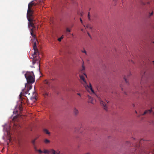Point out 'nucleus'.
Masks as SVG:
<instances>
[{"label":"nucleus","instance_id":"f03ea898","mask_svg":"<svg viewBox=\"0 0 154 154\" xmlns=\"http://www.w3.org/2000/svg\"><path fill=\"white\" fill-rule=\"evenodd\" d=\"M25 76L26 79L27 85H25V88L23 90L25 95H30L29 91L32 88V84L35 82V76L33 72H27L25 74Z\"/></svg>","mask_w":154,"mask_h":154},{"label":"nucleus","instance_id":"72a5a7b5","mask_svg":"<svg viewBox=\"0 0 154 154\" xmlns=\"http://www.w3.org/2000/svg\"><path fill=\"white\" fill-rule=\"evenodd\" d=\"M142 4L143 5H145V4L144 3H143V2H142Z\"/></svg>","mask_w":154,"mask_h":154},{"label":"nucleus","instance_id":"5701e85b","mask_svg":"<svg viewBox=\"0 0 154 154\" xmlns=\"http://www.w3.org/2000/svg\"><path fill=\"white\" fill-rule=\"evenodd\" d=\"M34 148L36 151H37L38 149H37L36 147L35 146V145H34Z\"/></svg>","mask_w":154,"mask_h":154},{"label":"nucleus","instance_id":"ddd939ff","mask_svg":"<svg viewBox=\"0 0 154 154\" xmlns=\"http://www.w3.org/2000/svg\"><path fill=\"white\" fill-rule=\"evenodd\" d=\"M49 150L45 149L43 152L45 154H49Z\"/></svg>","mask_w":154,"mask_h":154},{"label":"nucleus","instance_id":"a18cd8bd","mask_svg":"<svg viewBox=\"0 0 154 154\" xmlns=\"http://www.w3.org/2000/svg\"><path fill=\"white\" fill-rule=\"evenodd\" d=\"M114 1H116V0H113Z\"/></svg>","mask_w":154,"mask_h":154},{"label":"nucleus","instance_id":"6ab92c4d","mask_svg":"<svg viewBox=\"0 0 154 154\" xmlns=\"http://www.w3.org/2000/svg\"><path fill=\"white\" fill-rule=\"evenodd\" d=\"M66 31L67 32H70V30L68 28H66Z\"/></svg>","mask_w":154,"mask_h":154},{"label":"nucleus","instance_id":"aec40b11","mask_svg":"<svg viewBox=\"0 0 154 154\" xmlns=\"http://www.w3.org/2000/svg\"><path fill=\"white\" fill-rule=\"evenodd\" d=\"M89 14H90V13L89 12H88V20L90 21L91 20V19H90V15H89Z\"/></svg>","mask_w":154,"mask_h":154},{"label":"nucleus","instance_id":"393cba45","mask_svg":"<svg viewBox=\"0 0 154 154\" xmlns=\"http://www.w3.org/2000/svg\"><path fill=\"white\" fill-rule=\"evenodd\" d=\"M85 66L82 65V70H84L85 69Z\"/></svg>","mask_w":154,"mask_h":154},{"label":"nucleus","instance_id":"7ed1b4c3","mask_svg":"<svg viewBox=\"0 0 154 154\" xmlns=\"http://www.w3.org/2000/svg\"><path fill=\"white\" fill-rule=\"evenodd\" d=\"M143 140L142 139L140 140L139 144H135L133 146L136 149H135L136 152L138 151V154H154V149L152 152H150L149 153L146 152L144 150H142V148L140 146V145L142 143Z\"/></svg>","mask_w":154,"mask_h":154},{"label":"nucleus","instance_id":"cd10ccee","mask_svg":"<svg viewBox=\"0 0 154 154\" xmlns=\"http://www.w3.org/2000/svg\"><path fill=\"white\" fill-rule=\"evenodd\" d=\"M88 35L90 37V38H91V35H90V34L88 33Z\"/></svg>","mask_w":154,"mask_h":154},{"label":"nucleus","instance_id":"a211bd4d","mask_svg":"<svg viewBox=\"0 0 154 154\" xmlns=\"http://www.w3.org/2000/svg\"><path fill=\"white\" fill-rule=\"evenodd\" d=\"M82 52L83 53H85L86 55H87L86 52L85 50H84L83 51H82Z\"/></svg>","mask_w":154,"mask_h":154},{"label":"nucleus","instance_id":"f704fd0d","mask_svg":"<svg viewBox=\"0 0 154 154\" xmlns=\"http://www.w3.org/2000/svg\"><path fill=\"white\" fill-rule=\"evenodd\" d=\"M15 112H16V113H17H17H18V111H16Z\"/></svg>","mask_w":154,"mask_h":154},{"label":"nucleus","instance_id":"e433bc0d","mask_svg":"<svg viewBox=\"0 0 154 154\" xmlns=\"http://www.w3.org/2000/svg\"><path fill=\"white\" fill-rule=\"evenodd\" d=\"M84 75H85L86 77H87V75H86V74H85Z\"/></svg>","mask_w":154,"mask_h":154},{"label":"nucleus","instance_id":"ea45409f","mask_svg":"<svg viewBox=\"0 0 154 154\" xmlns=\"http://www.w3.org/2000/svg\"><path fill=\"white\" fill-rule=\"evenodd\" d=\"M126 143H129V141H127L126 142Z\"/></svg>","mask_w":154,"mask_h":154},{"label":"nucleus","instance_id":"9b49d317","mask_svg":"<svg viewBox=\"0 0 154 154\" xmlns=\"http://www.w3.org/2000/svg\"><path fill=\"white\" fill-rule=\"evenodd\" d=\"M43 141L44 143L45 144L49 143L50 142V140H48L47 139H44Z\"/></svg>","mask_w":154,"mask_h":154},{"label":"nucleus","instance_id":"2eb2a0df","mask_svg":"<svg viewBox=\"0 0 154 154\" xmlns=\"http://www.w3.org/2000/svg\"><path fill=\"white\" fill-rule=\"evenodd\" d=\"M44 82L45 84H46L47 85H49V83L48 81L47 80H45L44 81Z\"/></svg>","mask_w":154,"mask_h":154},{"label":"nucleus","instance_id":"c9c22d12","mask_svg":"<svg viewBox=\"0 0 154 154\" xmlns=\"http://www.w3.org/2000/svg\"><path fill=\"white\" fill-rule=\"evenodd\" d=\"M22 93L21 92V93L19 95V96H20V97H21V94Z\"/></svg>","mask_w":154,"mask_h":154},{"label":"nucleus","instance_id":"4468645a","mask_svg":"<svg viewBox=\"0 0 154 154\" xmlns=\"http://www.w3.org/2000/svg\"><path fill=\"white\" fill-rule=\"evenodd\" d=\"M38 137H36L34 140H33L32 141V142L33 145H35V141L36 140H37L38 139Z\"/></svg>","mask_w":154,"mask_h":154},{"label":"nucleus","instance_id":"f8f14e48","mask_svg":"<svg viewBox=\"0 0 154 154\" xmlns=\"http://www.w3.org/2000/svg\"><path fill=\"white\" fill-rule=\"evenodd\" d=\"M44 132L46 134H50V132H49L46 129H45L43 130Z\"/></svg>","mask_w":154,"mask_h":154},{"label":"nucleus","instance_id":"412c9836","mask_svg":"<svg viewBox=\"0 0 154 154\" xmlns=\"http://www.w3.org/2000/svg\"><path fill=\"white\" fill-rule=\"evenodd\" d=\"M37 151L38 152L40 153H42L43 152L41 149L38 150Z\"/></svg>","mask_w":154,"mask_h":154},{"label":"nucleus","instance_id":"37998d69","mask_svg":"<svg viewBox=\"0 0 154 154\" xmlns=\"http://www.w3.org/2000/svg\"><path fill=\"white\" fill-rule=\"evenodd\" d=\"M13 112V113H14V112H14V111Z\"/></svg>","mask_w":154,"mask_h":154},{"label":"nucleus","instance_id":"f3484780","mask_svg":"<svg viewBox=\"0 0 154 154\" xmlns=\"http://www.w3.org/2000/svg\"><path fill=\"white\" fill-rule=\"evenodd\" d=\"M93 99L92 98H91V99H89V102H90L92 103H93Z\"/></svg>","mask_w":154,"mask_h":154},{"label":"nucleus","instance_id":"f257e3e1","mask_svg":"<svg viewBox=\"0 0 154 154\" xmlns=\"http://www.w3.org/2000/svg\"><path fill=\"white\" fill-rule=\"evenodd\" d=\"M35 5L36 4L33 2V1H32L29 3L28 5V8L27 13V17L29 21L28 23V27L29 28L31 26L32 28V29H31L30 30V34L35 40V39L36 35L33 33V30L34 29H35V26L34 25L35 20L33 18V11L32 8L33 6Z\"/></svg>","mask_w":154,"mask_h":154},{"label":"nucleus","instance_id":"79ce46f5","mask_svg":"<svg viewBox=\"0 0 154 154\" xmlns=\"http://www.w3.org/2000/svg\"><path fill=\"white\" fill-rule=\"evenodd\" d=\"M135 153H133L132 154H135Z\"/></svg>","mask_w":154,"mask_h":154},{"label":"nucleus","instance_id":"473e14b6","mask_svg":"<svg viewBox=\"0 0 154 154\" xmlns=\"http://www.w3.org/2000/svg\"><path fill=\"white\" fill-rule=\"evenodd\" d=\"M143 76L142 77V80H143ZM142 82V81H141V82Z\"/></svg>","mask_w":154,"mask_h":154},{"label":"nucleus","instance_id":"a878e982","mask_svg":"<svg viewBox=\"0 0 154 154\" xmlns=\"http://www.w3.org/2000/svg\"><path fill=\"white\" fill-rule=\"evenodd\" d=\"M83 13L82 12H81V13H80V14L81 16H82V15H83Z\"/></svg>","mask_w":154,"mask_h":154},{"label":"nucleus","instance_id":"58836bf2","mask_svg":"<svg viewBox=\"0 0 154 154\" xmlns=\"http://www.w3.org/2000/svg\"><path fill=\"white\" fill-rule=\"evenodd\" d=\"M106 101L107 102V103H109V101H108L107 100H106Z\"/></svg>","mask_w":154,"mask_h":154},{"label":"nucleus","instance_id":"20e7f679","mask_svg":"<svg viewBox=\"0 0 154 154\" xmlns=\"http://www.w3.org/2000/svg\"><path fill=\"white\" fill-rule=\"evenodd\" d=\"M33 48L34 50V52L32 55V56L34 59L33 60V63H34L36 62L38 63H39L40 61L39 60H37L36 57H37L38 55H39V53L37 47L36 46V43L35 42L34 43V45L33 46Z\"/></svg>","mask_w":154,"mask_h":154},{"label":"nucleus","instance_id":"6e6552de","mask_svg":"<svg viewBox=\"0 0 154 154\" xmlns=\"http://www.w3.org/2000/svg\"><path fill=\"white\" fill-rule=\"evenodd\" d=\"M152 111V110L151 109H148V110H146L144 112V113L143 114H141V115L142 116H143L147 113H151V112Z\"/></svg>","mask_w":154,"mask_h":154},{"label":"nucleus","instance_id":"423d86ee","mask_svg":"<svg viewBox=\"0 0 154 154\" xmlns=\"http://www.w3.org/2000/svg\"><path fill=\"white\" fill-rule=\"evenodd\" d=\"M10 127L9 126H6L3 129V130L5 131V134L7 135V139L9 140V142H7V144L9 145L10 142H11L12 139L11 137L10 133Z\"/></svg>","mask_w":154,"mask_h":154},{"label":"nucleus","instance_id":"9d476101","mask_svg":"<svg viewBox=\"0 0 154 154\" xmlns=\"http://www.w3.org/2000/svg\"><path fill=\"white\" fill-rule=\"evenodd\" d=\"M74 113L75 115H77L79 113V111L75 108H74L73 110Z\"/></svg>","mask_w":154,"mask_h":154},{"label":"nucleus","instance_id":"0eeeda50","mask_svg":"<svg viewBox=\"0 0 154 154\" xmlns=\"http://www.w3.org/2000/svg\"><path fill=\"white\" fill-rule=\"evenodd\" d=\"M100 104L101 105H102L104 107V109L106 110H107V107L106 106V104L102 101H101L100 100Z\"/></svg>","mask_w":154,"mask_h":154},{"label":"nucleus","instance_id":"dca6fc26","mask_svg":"<svg viewBox=\"0 0 154 154\" xmlns=\"http://www.w3.org/2000/svg\"><path fill=\"white\" fill-rule=\"evenodd\" d=\"M63 38V35H62L60 38H59L58 39V40L59 42H60L61 41V40Z\"/></svg>","mask_w":154,"mask_h":154},{"label":"nucleus","instance_id":"c756f323","mask_svg":"<svg viewBox=\"0 0 154 154\" xmlns=\"http://www.w3.org/2000/svg\"><path fill=\"white\" fill-rule=\"evenodd\" d=\"M48 94L47 93H45V96H48Z\"/></svg>","mask_w":154,"mask_h":154},{"label":"nucleus","instance_id":"c85d7f7f","mask_svg":"<svg viewBox=\"0 0 154 154\" xmlns=\"http://www.w3.org/2000/svg\"><path fill=\"white\" fill-rule=\"evenodd\" d=\"M80 21L81 22V23H83V21H82V19H81V18H80Z\"/></svg>","mask_w":154,"mask_h":154},{"label":"nucleus","instance_id":"39448f33","mask_svg":"<svg viewBox=\"0 0 154 154\" xmlns=\"http://www.w3.org/2000/svg\"><path fill=\"white\" fill-rule=\"evenodd\" d=\"M80 79L82 80L81 82L83 84L85 88L88 90L90 89L91 92L94 94V90L93 89L91 85V83H89V85H88L86 83V82L85 80L84 77L83 75H81L80 76Z\"/></svg>","mask_w":154,"mask_h":154},{"label":"nucleus","instance_id":"7c9ffc66","mask_svg":"<svg viewBox=\"0 0 154 154\" xmlns=\"http://www.w3.org/2000/svg\"><path fill=\"white\" fill-rule=\"evenodd\" d=\"M77 94L80 97L81 96V94L79 93H78Z\"/></svg>","mask_w":154,"mask_h":154},{"label":"nucleus","instance_id":"b1692460","mask_svg":"<svg viewBox=\"0 0 154 154\" xmlns=\"http://www.w3.org/2000/svg\"><path fill=\"white\" fill-rule=\"evenodd\" d=\"M20 112H21V111H22V107H20Z\"/></svg>","mask_w":154,"mask_h":154},{"label":"nucleus","instance_id":"c03bdc74","mask_svg":"<svg viewBox=\"0 0 154 154\" xmlns=\"http://www.w3.org/2000/svg\"><path fill=\"white\" fill-rule=\"evenodd\" d=\"M135 112H136V113H137V111H135Z\"/></svg>","mask_w":154,"mask_h":154},{"label":"nucleus","instance_id":"8fccbe9b","mask_svg":"<svg viewBox=\"0 0 154 154\" xmlns=\"http://www.w3.org/2000/svg\"><path fill=\"white\" fill-rule=\"evenodd\" d=\"M154 115V112L153 113Z\"/></svg>","mask_w":154,"mask_h":154},{"label":"nucleus","instance_id":"49530a36","mask_svg":"<svg viewBox=\"0 0 154 154\" xmlns=\"http://www.w3.org/2000/svg\"><path fill=\"white\" fill-rule=\"evenodd\" d=\"M132 61V63H133V61Z\"/></svg>","mask_w":154,"mask_h":154},{"label":"nucleus","instance_id":"4be33fe9","mask_svg":"<svg viewBox=\"0 0 154 154\" xmlns=\"http://www.w3.org/2000/svg\"><path fill=\"white\" fill-rule=\"evenodd\" d=\"M87 27L91 29L92 28V27L91 26H90L89 25H87Z\"/></svg>","mask_w":154,"mask_h":154},{"label":"nucleus","instance_id":"1a4fd4ad","mask_svg":"<svg viewBox=\"0 0 154 154\" xmlns=\"http://www.w3.org/2000/svg\"><path fill=\"white\" fill-rule=\"evenodd\" d=\"M131 75V73H129L128 75H127V77L125 76L124 77V79L126 83H128V77Z\"/></svg>","mask_w":154,"mask_h":154},{"label":"nucleus","instance_id":"2f4dec72","mask_svg":"<svg viewBox=\"0 0 154 154\" xmlns=\"http://www.w3.org/2000/svg\"><path fill=\"white\" fill-rule=\"evenodd\" d=\"M152 14H153V12H152V13H151V14H150V16H152Z\"/></svg>","mask_w":154,"mask_h":154},{"label":"nucleus","instance_id":"4c0bfd02","mask_svg":"<svg viewBox=\"0 0 154 154\" xmlns=\"http://www.w3.org/2000/svg\"><path fill=\"white\" fill-rule=\"evenodd\" d=\"M153 64L154 65V61H152Z\"/></svg>","mask_w":154,"mask_h":154},{"label":"nucleus","instance_id":"de8ad7c7","mask_svg":"<svg viewBox=\"0 0 154 154\" xmlns=\"http://www.w3.org/2000/svg\"><path fill=\"white\" fill-rule=\"evenodd\" d=\"M35 99H36V97L34 98Z\"/></svg>","mask_w":154,"mask_h":154},{"label":"nucleus","instance_id":"bb28decb","mask_svg":"<svg viewBox=\"0 0 154 154\" xmlns=\"http://www.w3.org/2000/svg\"><path fill=\"white\" fill-rule=\"evenodd\" d=\"M88 99H91V96H89V95H88Z\"/></svg>","mask_w":154,"mask_h":154},{"label":"nucleus","instance_id":"09e8293b","mask_svg":"<svg viewBox=\"0 0 154 154\" xmlns=\"http://www.w3.org/2000/svg\"><path fill=\"white\" fill-rule=\"evenodd\" d=\"M153 42V43H154V41Z\"/></svg>","mask_w":154,"mask_h":154},{"label":"nucleus","instance_id":"a19ab883","mask_svg":"<svg viewBox=\"0 0 154 154\" xmlns=\"http://www.w3.org/2000/svg\"><path fill=\"white\" fill-rule=\"evenodd\" d=\"M72 36H73L74 35H73V34H72Z\"/></svg>","mask_w":154,"mask_h":154}]
</instances>
